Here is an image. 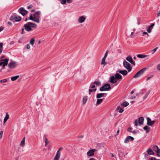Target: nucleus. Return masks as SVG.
<instances>
[{
  "label": "nucleus",
  "instance_id": "1",
  "mask_svg": "<svg viewBox=\"0 0 160 160\" xmlns=\"http://www.w3.org/2000/svg\"><path fill=\"white\" fill-rule=\"evenodd\" d=\"M40 14L41 12L38 11L33 15V16L32 14H31L28 19L37 23H39L40 22L39 19L40 17Z\"/></svg>",
  "mask_w": 160,
  "mask_h": 160
},
{
  "label": "nucleus",
  "instance_id": "2",
  "mask_svg": "<svg viewBox=\"0 0 160 160\" xmlns=\"http://www.w3.org/2000/svg\"><path fill=\"white\" fill-rule=\"evenodd\" d=\"M25 29L28 32H30L33 30V28H36L37 25L35 23L31 22H28L24 25Z\"/></svg>",
  "mask_w": 160,
  "mask_h": 160
},
{
  "label": "nucleus",
  "instance_id": "3",
  "mask_svg": "<svg viewBox=\"0 0 160 160\" xmlns=\"http://www.w3.org/2000/svg\"><path fill=\"white\" fill-rule=\"evenodd\" d=\"M21 18L19 16L16 15L11 16L10 18V20L13 22L20 21L21 20Z\"/></svg>",
  "mask_w": 160,
  "mask_h": 160
},
{
  "label": "nucleus",
  "instance_id": "4",
  "mask_svg": "<svg viewBox=\"0 0 160 160\" xmlns=\"http://www.w3.org/2000/svg\"><path fill=\"white\" fill-rule=\"evenodd\" d=\"M123 65L124 68H126L128 72L131 71L132 69V68L130 64L126 60H124L123 62Z\"/></svg>",
  "mask_w": 160,
  "mask_h": 160
},
{
  "label": "nucleus",
  "instance_id": "5",
  "mask_svg": "<svg viewBox=\"0 0 160 160\" xmlns=\"http://www.w3.org/2000/svg\"><path fill=\"white\" fill-rule=\"evenodd\" d=\"M147 69V68H143L140 70H139L133 77V78H137L140 76L142 75L143 74L144 72L146 71Z\"/></svg>",
  "mask_w": 160,
  "mask_h": 160
},
{
  "label": "nucleus",
  "instance_id": "6",
  "mask_svg": "<svg viewBox=\"0 0 160 160\" xmlns=\"http://www.w3.org/2000/svg\"><path fill=\"white\" fill-rule=\"evenodd\" d=\"M144 118L141 117L138 118V120L136 119L134 122V124L136 126H137L138 125V123L140 125H142L143 124Z\"/></svg>",
  "mask_w": 160,
  "mask_h": 160
},
{
  "label": "nucleus",
  "instance_id": "7",
  "mask_svg": "<svg viewBox=\"0 0 160 160\" xmlns=\"http://www.w3.org/2000/svg\"><path fill=\"white\" fill-rule=\"evenodd\" d=\"M17 65L16 62L12 60H11L10 62L8 64V66L9 68L13 69L14 68L17 66Z\"/></svg>",
  "mask_w": 160,
  "mask_h": 160
},
{
  "label": "nucleus",
  "instance_id": "8",
  "mask_svg": "<svg viewBox=\"0 0 160 160\" xmlns=\"http://www.w3.org/2000/svg\"><path fill=\"white\" fill-rule=\"evenodd\" d=\"M90 88L89 90V94L90 95L92 92H95L97 90L95 85L93 84H91L90 87Z\"/></svg>",
  "mask_w": 160,
  "mask_h": 160
},
{
  "label": "nucleus",
  "instance_id": "9",
  "mask_svg": "<svg viewBox=\"0 0 160 160\" xmlns=\"http://www.w3.org/2000/svg\"><path fill=\"white\" fill-rule=\"evenodd\" d=\"M96 151L95 149H91L87 152V155L88 156L91 157L94 155V153Z\"/></svg>",
  "mask_w": 160,
  "mask_h": 160
},
{
  "label": "nucleus",
  "instance_id": "10",
  "mask_svg": "<svg viewBox=\"0 0 160 160\" xmlns=\"http://www.w3.org/2000/svg\"><path fill=\"white\" fill-rule=\"evenodd\" d=\"M134 139V138L133 137L131 136H128L125 138L124 142L125 143H128L130 141H133Z\"/></svg>",
  "mask_w": 160,
  "mask_h": 160
},
{
  "label": "nucleus",
  "instance_id": "11",
  "mask_svg": "<svg viewBox=\"0 0 160 160\" xmlns=\"http://www.w3.org/2000/svg\"><path fill=\"white\" fill-rule=\"evenodd\" d=\"M19 12L23 16L27 14L28 11L24 9L23 8H21L19 10Z\"/></svg>",
  "mask_w": 160,
  "mask_h": 160
},
{
  "label": "nucleus",
  "instance_id": "12",
  "mask_svg": "<svg viewBox=\"0 0 160 160\" xmlns=\"http://www.w3.org/2000/svg\"><path fill=\"white\" fill-rule=\"evenodd\" d=\"M8 60L7 58L3 59H1L0 60V65L2 66L3 65H7L8 64Z\"/></svg>",
  "mask_w": 160,
  "mask_h": 160
},
{
  "label": "nucleus",
  "instance_id": "13",
  "mask_svg": "<svg viewBox=\"0 0 160 160\" xmlns=\"http://www.w3.org/2000/svg\"><path fill=\"white\" fill-rule=\"evenodd\" d=\"M126 60L133 65H135V62L133 60L131 56H128L126 58Z\"/></svg>",
  "mask_w": 160,
  "mask_h": 160
},
{
  "label": "nucleus",
  "instance_id": "14",
  "mask_svg": "<svg viewBox=\"0 0 160 160\" xmlns=\"http://www.w3.org/2000/svg\"><path fill=\"white\" fill-rule=\"evenodd\" d=\"M61 154V152H59V151H57L56 153V154L54 158V160H59L60 158Z\"/></svg>",
  "mask_w": 160,
  "mask_h": 160
},
{
  "label": "nucleus",
  "instance_id": "15",
  "mask_svg": "<svg viewBox=\"0 0 160 160\" xmlns=\"http://www.w3.org/2000/svg\"><path fill=\"white\" fill-rule=\"evenodd\" d=\"M86 20V18L84 16H82L79 17L78 20V22L80 23L84 22Z\"/></svg>",
  "mask_w": 160,
  "mask_h": 160
},
{
  "label": "nucleus",
  "instance_id": "16",
  "mask_svg": "<svg viewBox=\"0 0 160 160\" xmlns=\"http://www.w3.org/2000/svg\"><path fill=\"white\" fill-rule=\"evenodd\" d=\"M117 82V80L114 76H111L110 77V82L114 84Z\"/></svg>",
  "mask_w": 160,
  "mask_h": 160
},
{
  "label": "nucleus",
  "instance_id": "17",
  "mask_svg": "<svg viewBox=\"0 0 160 160\" xmlns=\"http://www.w3.org/2000/svg\"><path fill=\"white\" fill-rule=\"evenodd\" d=\"M115 77L117 80H121L122 78V75L118 73H116L115 75Z\"/></svg>",
  "mask_w": 160,
  "mask_h": 160
},
{
  "label": "nucleus",
  "instance_id": "18",
  "mask_svg": "<svg viewBox=\"0 0 160 160\" xmlns=\"http://www.w3.org/2000/svg\"><path fill=\"white\" fill-rule=\"evenodd\" d=\"M117 72H118L122 74L124 76L126 75L128 73L127 71L125 70H120L119 71H117Z\"/></svg>",
  "mask_w": 160,
  "mask_h": 160
},
{
  "label": "nucleus",
  "instance_id": "19",
  "mask_svg": "<svg viewBox=\"0 0 160 160\" xmlns=\"http://www.w3.org/2000/svg\"><path fill=\"white\" fill-rule=\"evenodd\" d=\"M147 124L148 126H152V121L151 118L149 117H147Z\"/></svg>",
  "mask_w": 160,
  "mask_h": 160
},
{
  "label": "nucleus",
  "instance_id": "20",
  "mask_svg": "<svg viewBox=\"0 0 160 160\" xmlns=\"http://www.w3.org/2000/svg\"><path fill=\"white\" fill-rule=\"evenodd\" d=\"M105 95H106V94L104 93H99L97 94L96 95V98H100L104 96Z\"/></svg>",
  "mask_w": 160,
  "mask_h": 160
},
{
  "label": "nucleus",
  "instance_id": "21",
  "mask_svg": "<svg viewBox=\"0 0 160 160\" xmlns=\"http://www.w3.org/2000/svg\"><path fill=\"white\" fill-rule=\"evenodd\" d=\"M103 100V99H102L98 98L97 100L96 105L97 106L100 105L101 103L102 102Z\"/></svg>",
  "mask_w": 160,
  "mask_h": 160
},
{
  "label": "nucleus",
  "instance_id": "22",
  "mask_svg": "<svg viewBox=\"0 0 160 160\" xmlns=\"http://www.w3.org/2000/svg\"><path fill=\"white\" fill-rule=\"evenodd\" d=\"M147 152L149 155H153L154 154L153 151L150 148H149L147 150Z\"/></svg>",
  "mask_w": 160,
  "mask_h": 160
},
{
  "label": "nucleus",
  "instance_id": "23",
  "mask_svg": "<svg viewBox=\"0 0 160 160\" xmlns=\"http://www.w3.org/2000/svg\"><path fill=\"white\" fill-rule=\"evenodd\" d=\"M103 86H104L105 88H107V89H108L107 91L109 90L111 88V86L109 84H106L104 85Z\"/></svg>",
  "mask_w": 160,
  "mask_h": 160
},
{
  "label": "nucleus",
  "instance_id": "24",
  "mask_svg": "<svg viewBox=\"0 0 160 160\" xmlns=\"http://www.w3.org/2000/svg\"><path fill=\"white\" fill-rule=\"evenodd\" d=\"M25 138L24 137L21 142L20 146L21 147H23L25 145Z\"/></svg>",
  "mask_w": 160,
  "mask_h": 160
},
{
  "label": "nucleus",
  "instance_id": "25",
  "mask_svg": "<svg viewBox=\"0 0 160 160\" xmlns=\"http://www.w3.org/2000/svg\"><path fill=\"white\" fill-rule=\"evenodd\" d=\"M106 59V58L103 57L102 60L101 64L103 65L104 66H105L107 64V63L105 62Z\"/></svg>",
  "mask_w": 160,
  "mask_h": 160
},
{
  "label": "nucleus",
  "instance_id": "26",
  "mask_svg": "<svg viewBox=\"0 0 160 160\" xmlns=\"http://www.w3.org/2000/svg\"><path fill=\"white\" fill-rule=\"evenodd\" d=\"M153 150L157 153V152H158L159 148L158 146L157 145H154L153 146Z\"/></svg>",
  "mask_w": 160,
  "mask_h": 160
},
{
  "label": "nucleus",
  "instance_id": "27",
  "mask_svg": "<svg viewBox=\"0 0 160 160\" xmlns=\"http://www.w3.org/2000/svg\"><path fill=\"white\" fill-rule=\"evenodd\" d=\"M88 100V97L86 96L84 97L83 98L82 103L83 104H85Z\"/></svg>",
  "mask_w": 160,
  "mask_h": 160
},
{
  "label": "nucleus",
  "instance_id": "28",
  "mask_svg": "<svg viewBox=\"0 0 160 160\" xmlns=\"http://www.w3.org/2000/svg\"><path fill=\"white\" fill-rule=\"evenodd\" d=\"M138 57L141 58H143L146 57L147 56L143 54H138L137 55Z\"/></svg>",
  "mask_w": 160,
  "mask_h": 160
},
{
  "label": "nucleus",
  "instance_id": "29",
  "mask_svg": "<svg viewBox=\"0 0 160 160\" xmlns=\"http://www.w3.org/2000/svg\"><path fill=\"white\" fill-rule=\"evenodd\" d=\"M19 77V75H17L16 76L12 77L11 78V79L12 81H14L16 80Z\"/></svg>",
  "mask_w": 160,
  "mask_h": 160
},
{
  "label": "nucleus",
  "instance_id": "30",
  "mask_svg": "<svg viewBox=\"0 0 160 160\" xmlns=\"http://www.w3.org/2000/svg\"><path fill=\"white\" fill-rule=\"evenodd\" d=\"M93 85H96L97 86H100L101 85V83L99 81H95L93 83Z\"/></svg>",
  "mask_w": 160,
  "mask_h": 160
},
{
  "label": "nucleus",
  "instance_id": "31",
  "mask_svg": "<svg viewBox=\"0 0 160 160\" xmlns=\"http://www.w3.org/2000/svg\"><path fill=\"white\" fill-rule=\"evenodd\" d=\"M9 115L8 112H7L5 117L4 118V120L7 121L9 119Z\"/></svg>",
  "mask_w": 160,
  "mask_h": 160
},
{
  "label": "nucleus",
  "instance_id": "32",
  "mask_svg": "<svg viewBox=\"0 0 160 160\" xmlns=\"http://www.w3.org/2000/svg\"><path fill=\"white\" fill-rule=\"evenodd\" d=\"M107 90V88H105L104 86L101 87L100 88V90L101 91H106Z\"/></svg>",
  "mask_w": 160,
  "mask_h": 160
},
{
  "label": "nucleus",
  "instance_id": "33",
  "mask_svg": "<svg viewBox=\"0 0 160 160\" xmlns=\"http://www.w3.org/2000/svg\"><path fill=\"white\" fill-rule=\"evenodd\" d=\"M117 109L119 110V112L120 113H122L123 112L124 110L120 106H118L117 108Z\"/></svg>",
  "mask_w": 160,
  "mask_h": 160
},
{
  "label": "nucleus",
  "instance_id": "34",
  "mask_svg": "<svg viewBox=\"0 0 160 160\" xmlns=\"http://www.w3.org/2000/svg\"><path fill=\"white\" fill-rule=\"evenodd\" d=\"M35 42V39L34 38H32L30 41V43L33 46Z\"/></svg>",
  "mask_w": 160,
  "mask_h": 160
},
{
  "label": "nucleus",
  "instance_id": "35",
  "mask_svg": "<svg viewBox=\"0 0 160 160\" xmlns=\"http://www.w3.org/2000/svg\"><path fill=\"white\" fill-rule=\"evenodd\" d=\"M44 138L45 140V146H46L47 144L49 143V142L48 141V139L46 137H44Z\"/></svg>",
  "mask_w": 160,
  "mask_h": 160
},
{
  "label": "nucleus",
  "instance_id": "36",
  "mask_svg": "<svg viewBox=\"0 0 160 160\" xmlns=\"http://www.w3.org/2000/svg\"><path fill=\"white\" fill-rule=\"evenodd\" d=\"M152 29L153 28L150 26L147 29V31L148 33H150L152 32Z\"/></svg>",
  "mask_w": 160,
  "mask_h": 160
},
{
  "label": "nucleus",
  "instance_id": "37",
  "mask_svg": "<svg viewBox=\"0 0 160 160\" xmlns=\"http://www.w3.org/2000/svg\"><path fill=\"white\" fill-rule=\"evenodd\" d=\"M129 103L127 102H124L122 104V105L124 106L125 107H126L129 105Z\"/></svg>",
  "mask_w": 160,
  "mask_h": 160
},
{
  "label": "nucleus",
  "instance_id": "38",
  "mask_svg": "<svg viewBox=\"0 0 160 160\" xmlns=\"http://www.w3.org/2000/svg\"><path fill=\"white\" fill-rule=\"evenodd\" d=\"M150 93V92H147L145 94V96L143 98V100H145L148 97Z\"/></svg>",
  "mask_w": 160,
  "mask_h": 160
},
{
  "label": "nucleus",
  "instance_id": "39",
  "mask_svg": "<svg viewBox=\"0 0 160 160\" xmlns=\"http://www.w3.org/2000/svg\"><path fill=\"white\" fill-rule=\"evenodd\" d=\"M61 3L62 4H65L67 2V0H60Z\"/></svg>",
  "mask_w": 160,
  "mask_h": 160
},
{
  "label": "nucleus",
  "instance_id": "40",
  "mask_svg": "<svg viewBox=\"0 0 160 160\" xmlns=\"http://www.w3.org/2000/svg\"><path fill=\"white\" fill-rule=\"evenodd\" d=\"M7 80L6 79H4L0 81V83H5L7 82Z\"/></svg>",
  "mask_w": 160,
  "mask_h": 160
},
{
  "label": "nucleus",
  "instance_id": "41",
  "mask_svg": "<svg viewBox=\"0 0 160 160\" xmlns=\"http://www.w3.org/2000/svg\"><path fill=\"white\" fill-rule=\"evenodd\" d=\"M108 50H107L106 51V52L105 53V54L104 55V56L103 57V58H106V57H107V56L108 55Z\"/></svg>",
  "mask_w": 160,
  "mask_h": 160
},
{
  "label": "nucleus",
  "instance_id": "42",
  "mask_svg": "<svg viewBox=\"0 0 160 160\" xmlns=\"http://www.w3.org/2000/svg\"><path fill=\"white\" fill-rule=\"evenodd\" d=\"M148 129H149L150 128H149L147 126H146L143 127V129L145 130H146Z\"/></svg>",
  "mask_w": 160,
  "mask_h": 160
},
{
  "label": "nucleus",
  "instance_id": "43",
  "mask_svg": "<svg viewBox=\"0 0 160 160\" xmlns=\"http://www.w3.org/2000/svg\"><path fill=\"white\" fill-rule=\"evenodd\" d=\"M158 49V47H157L153 49L152 50V52H153V53L155 52H156V51H157V50Z\"/></svg>",
  "mask_w": 160,
  "mask_h": 160
},
{
  "label": "nucleus",
  "instance_id": "44",
  "mask_svg": "<svg viewBox=\"0 0 160 160\" xmlns=\"http://www.w3.org/2000/svg\"><path fill=\"white\" fill-rule=\"evenodd\" d=\"M157 68L158 70L160 71V63L157 65Z\"/></svg>",
  "mask_w": 160,
  "mask_h": 160
},
{
  "label": "nucleus",
  "instance_id": "45",
  "mask_svg": "<svg viewBox=\"0 0 160 160\" xmlns=\"http://www.w3.org/2000/svg\"><path fill=\"white\" fill-rule=\"evenodd\" d=\"M3 134V132L2 131H1L0 132V138H2Z\"/></svg>",
  "mask_w": 160,
  "mask_h": 160
},
{
  "label": "nucleus",
  "instance_id": "46",
  "mask_svg": "<svg viewBox=\"0 0 160 160\" xmlns=\"http://www.w3.org/2000/svg\"><path fill=\"white\" fill-rule=\"evenodd\" d=\"M26 48L28 49H29L30 48V46L29 44H27L26 45Z\"/></svg>",
  "mask_w": 160,
  "mask_h": 160
},
{
  "label": "nucleus",
  "instance_id": "47",
  "mask_svg": "<svg viewBox=\"0 0 160 160\" xmlns=\"http://www.w3.org/2000/svg\"><path fill=\"white\" fill-rule=\"evenodd\" d=\"M157 154L158 156L160 157V149H159L158 152H157Z\"/></svg>",
  "mask_w": 160,
  "mask_h": 160
},
{
  "label": "nucleus",
  "instance_id": "48",
  "mask_svg": "<svg viewBox=\"0 0 160 160\" xmlns=\"http://www.w3.org/2000/svg\"><path fill=\"white\" fill-rule=\"evenodd\" d=\"M136 30V29L135 28H134L133 29V31L131 33V35H130V37H131L134 33V32H135Z\"/></svg>",
  "mask_w": 160,
  "mask_h": 160
},
{
  "label": "nucleus",
  "instance_id": "49",
  "mask_svg": "<svg viewBox=\"0 0 160 160\" xmlns=\"http://www.w3.org/2000/svg\"><path fill=\"white\" fill-rule=\"evenodd\" d=\"M132 129V128H129L128 129V130H127L129 132H131Z\"/></svg>",
  "mask_w": 160,
  "mask_h": 160
},
{
  "label": "nucleus",
  "instance_id": "50",
  "mask_svg": "<svg viewBox=\"0 0 160 160\" xmlns=\"http://www.w3.org/2000/svg\"><path fill=\"white\" fill-rule=\"evenodd\" d=\"M67 2L68 3H71L72 2V0H67Z\"/></svg>",
  "mask_w": 160,
  "mask_h": 160
},
{
  "label": "nucleus",
  "instance_id": "51",
  "mask_svg": "<svg viewBox=\"0 0 160 160\" xmlns=\"http://www.w3.org/2000/svg\"><path fill=\"white\" fill-rule=\"evenodd\" d=\"M153 76L151 75V76L150 77H148L146 79L147 80H148L150 78H151Z\"/></svg>",
  "mask_w": 160,
  "mask_h": 160
},
{
  "label": "nucleus",
  "instance_id": "52",
  "mask_svg": "<svg viewBox=\"0 0 160 160\" xmlns=\"http://www.w3.org/2000/svg\"><path fill=\"white\" fill-rule=\"evenodd\" d=\"M143 33V34H146V35H147V36H148V37H149V34L148 33H147V32H143V33Z\"/></svg>",
  "mask_w": 160,
  "mask_h": 160
},
{
  "label": "nucleus",
  "instance_id": "53",
  "mask_svg": "<svg viewBox=\"0 0 160 160\" xmlns=\"http://www.w3.org/2000/svg\"><path fill=\"white\" fill-rule=\"evenodd\" d=\"M32 7V5L31 4L28 7V9H30Z\"/></svg>",
  "mask_w": 160,
  "mask_h": 160
},
{
  "label": "nucleus",
  "instance_id": "54",
  "mask_svg": "<svg viewBox=\"0 0 160 160\" xmlns=\"http://www.w3.org/2000/svg\"><path fill=\"white\" fill-rule=\"evenodd\" d=\"M160 15V11H158V12L157 13V16L158 17H159Z\"/></svg>",
  "mask_w": 160,
  "mask_h": 160
},
{
  "label": "nucleus",
  "instance_id": "55",
  "mask_svg": "<svg viewBox=\"0 0 160 160\" xmlns=\"http://www.w3.org/2000/svg\"><path fill=\"white\" fill-rule=\"evenodd\" d=\"M3 46V43L2 42L0 43V48H2Z\"/></svg>",
  "mask_w": 160,
  "mask_h": 160
},
{
  "label": "nucleus",
  "instance_id": "56",
  "mask_svg": "<svg viewBox=\"0 0 160 160\" xmlns=\"http://www.w3.org/2000/svg\"><path fill=\"white\" fill-rule=\"evenodd\" d=\"M119 131H120L119 130V129H118V130L117 131V133H116V134H115V136H117V135H118V134L119 133Z\"/></svg>",
  "mask_w": 160,
  "mask_h": 160
},
{
  "label": "nucleus",
  "instance_id": "57",
  "mask_svg": "<svg viewBox=\"0 0 160 160\" xmlns=\"http://www.w3.org/2000/svg\"><path fill=\"white\" fill-rule=\"evenodd\" d=\"M148 155L147 154L145 153L144 155V157L145 158H148Z\"/></svg>",
  "mask_w": 160,
  "mask_h": 160
},
{
  "label": "nucleus",
  "instance_id": "58",
  "mask_svg": "<svg viewBox=\"0 0 160 160\" xmlns=\"http://www.w3.org/2000/svg\"><path fill=\"white\" fill-rule=\"evenodd\" d=\"M150 160H156V159L155 158L152 157L150 158Z\"/></svg>",
  "mask_w": 160,
  "mask_h": 160
},
{
  "label": "nucleus",
  "instance_id": "59",
  "mask_svg": "<svg viewBox=\"0 0 160 160\" xmlns=\"http://www.w3.org/2000/svg\"><path fill=\"white\" fill-rule=\"evenodd\" d=\"M131 132L133 134H136L137 133V132L135 130L132 131Z\"/></svg>",
  "mask_w": 160,
  "mask_h": 160
},
{
  "label": "nucleus",
  "instance_id": "60",
  "mask_svg": "<svg viewBox=\"0 0 160 160\" xmlns=\"http://www.w3.org/2000/svg\"><path fill=\"white\" fill-rule=\"evenodd\" d=\"M4 28L2 27H0V32L3 30Z\"/></svg>",
  "mask_w": 160,
  "mask_h": 160
},
{
  "label": "nucleus",
  "instance_id": "61",
  "mask_svg": "<svg viewBox=\"0 0 160 160\" xmlns=\"http://www.w3.org/2000/svg\"><path fill=\"white\" fill-rule=\"evenodd\" d=\"M155 24L154 23H152V24L150 26L151 27L153 28V27L154 26Z\"/></svg>",
  "mask_w": 160,
  "mask_h": 160
},
{
  "label": "nucleus",
  "instance_id": "62",
  "mask_svg": "<svg viewBox=\"0 0 160 160\" xmlns=\"http://www.w3.org/2000/svg\"><path fill=\"white\" fill-rule=\"evenodd\" d=\"M8 24H9V25H10V26L12 25V23L11 22H8Z\"/></svg>",
  "mask_w": 160,
  "mask_h": 160
},
{
  "label": "nucleus",
  "instance_id": "63",
  "mask_svg": "<svg viewBox=\"0 0 160 160\" xmlns=\"http://www.w3.org/2000/svg\"><path fill=\"white\" fill-rule=\"evenodd\" d=\"M22 32H21V34H24V32H24V29L23 28H22Z\"/></svg>",
  "mask_w": 160,
  "mask_h": 160
},
{
  "label": "nucleus",
  "instance_id": "64",
  "mask_svg": "<svg viewBox=\"0 0 160 160\" xmlns=\"http://www.w3.org/2000/svg\"><path fill=\"white\" fill-rule=\"evenodd\" d=\"M135 98V97L134 96H131V98L132 99H133L134 98Z\"/></svg>",
  "mask_w": 160,
  "mask_h": 160
}]
</instances>
